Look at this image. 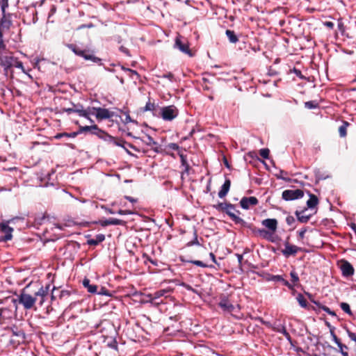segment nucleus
Masks as SVG:
<instances>
[{
  "mask_svg": "<svg viewBox=\"0 0 356 356\" xmlns=\"http://www.w3.org/2000/svg\"><path fill=\"white\" fill-rule=\"evenodd\" d=\"M49 291V285H47L45 287L40 286L38 291L34 292V295L32 296L26 292V289H24L21 293L17 296V300L13 301L18 302L21 304L25 309H31L34 307L35 303L38 300L39 305L42 306L45 300L46 297L48 296Z\"/></svg>",
  "mask_w": 356,
  "mask_h": 356,
  "instance_id": "nucleus-1",
  "label": "nucleus"
},
{
  "mask_svg": "<svg viewBox=\"0 0 356 356\" xmlns=\"http://www.w3.org/2000/svg\"><path fill=\"white\" fill-rule=\"evenodd\" d=\"M67 47L77 56L83 58L85 60H90L99 65H102V59L95 56V52L91 49H81L75 44H67Z\"/></svg>",
  "mask_w": 356,
  "mask_h": 356,
  "instance_id": "nucleus-2",
  "label": "nucleus"
},
{
  "mask_svg": "<svg viewBox=\"0 0 356 356\" xmlns=\"http://www.w3.org/2000/svg\"><path fill=\"white\" fill-rule=\"evenodd\" d=\"M8 330L11 333L10 342L13 344L19 345L24 343L26 337L23 329L16 325H13L8 328Z\"/></svg>",
  "mask_w": 356,
  "mask_h": 356,
  "instance_id": "nucleus-3",
  "label": "nucleus"
},
{
  "mask_svg": "<svg viewBox=\"0 0 356 356\" xmlns=\"http://www.w3.org/2000/svg\"><path fill=\"white\" fill-rule=\"evenodd\" d=\"M99 327V331L104 339L110 337H115L117 334L114 325L109 321L104 320L102 321Z\"/></svg>",
  "mask_w": 356,
  "mask_h": 356,
  "instance_id": "nucleus-4",
  "label": "nucleus"
},
{
  "mask_svg": "<svg viewBox=\"0 0 356 356\" xmlns=\"http://www.w3.org/2000/svg\"><path fill=\"white\" fill-rule=\"evenodd\" d=\"M170 290L168 289H161L156 291L148 295L149 298V302L152 305H159L160 304L163 303V299H161V301H157V299H161L163 298L164 299L167 298L170 296Z\"/></svg>",
  "mask_w": 356,
  "mask_h": 356,
  "instance_id": "nucleus-5",
  "label": "nucleus"
},
{
  "mask_svg": "<svg viewBox=\"0 0 356 356\" xmlns=\"http://www.w3.org/2000/svg\"><path fill=\"white\" fill-rule=\"evenodd\" d=\"M179 114V111L174 105L164 106L161 108V116L164 120L171 121Z\"/></svg>",
  "mask_w": 356,
  "mask_h": 356,
  "instance_id": "nucleus-6",
  "label": "nucleus"
},
{
  "mask_svg": "<svg viewBox=\"0 0 356 356\" xmlns=\"http://www.w3.org/2000/svg\"><path fill=\"white\" fill-rule=\"evenodd\" d=\"M289 237H287L286 241L284 242V249H282L281 250V252L282 254L286 257L289 258L291 256H296V254L302 251V248L300 247H298L297 245L291 244L289 241Z\"/></svg>",
  "mask_w": 356,
  "mask_h": 356,
  "instance_id": "nucleus-7",
  "label": "nucleus"
},
{
  "mask_svg": "<svg viewBox=\"0 0 356 356\" xmlns=\"http://www.w3.org/2000/svg\"><path fill=\"white\" fill-rule=\"evenodd\" d=\"M304 196V192L301 189L285 190L282 192V197L286 201L295 200L302 198Z\"/></svg>",
  "mask_w": 356,
  "mask_h": 356,
  "instance_id": "nucleus-8",
  "label": "nucleus"
},
{
  "mask_svg": "<svg viewBox=\"0 0 356 356\" xmlns=\"http://www.w3.org/2000/svg\"><path fill=\"white\" fill-rule=\"evenodd\" d=\"M136 139L140 140L143 143L152 147V149L156 153H161L163 149L159 143L155 141L152 136L146 134L143 138L136 137Z\"/></svg>",
  "mask_w": 356,
  "mask_h": 356,
  "instance_id": "nucleus-9",
  "label": "nucleus"
},
{
  "mask_svg": "<svg viewBox=\"0 0 356 356\" xmlns=\"http://www.w3.org/2000/svg\"><path fill=\"white\" fill-rule=\"evenodd\" d=\"M219 299L220 301L218 305L224 312L232 313L234 310L235 307L230 302L227 296L221 294Z\"/></svg>",
  "mask_w": 356,
  "mask_h": 356,
  "instance_id": "nucleus-10",
  "label": "nucleus"
},
{
  "mask_svg": "<svg viewBox=\"0 0 356 356\" xmlns=\"http://www.w3.org/2000/svg\"><path fill=\"white\" fill-rule=\"evenodd\" d=\"M234 211L240 213L239 211L235 209V206L234 204L228 202L225 213H226L232 219V220L234 221L236 224H243L244 220L239 216H236L234 213Z\"/></svg>",
  "mask_w": 356,
  "mask_h": 356,
  "instance_id": "nucleus-11",
  "label": "nucleus"
},
{
  "mask_svg": "<svg viewBox=\"0 0 356 356\" xmlns=\"http://www.w3.org/2000/svg\"><path fill=\"white\" fill-rule=\"evenodd\" d=\"M13 56H1L0 65L4 67L5 74H8L9 72L13 74L12 64L13 61Z\"/></svg>",
  "mask_w": 356,
  "mask_h": 356,
  "instance_id": "nucleus-12",
  "label": "nucleus"
},
{
  "mask_svg": "<svg viewBox=\"0 0 356 356\" xmlns=\"http://www.w3.org/2000/svg\"><path fill=\"white\" fill-rule=\"evenodd\" d=\"M340 269L343 277H348L352 276L354 274V268L350 262L345 259H342L340 261Z\"/></svg>",
  "mask_w": 356,
  "mask_h": 356,
  "instance_id": "nucleus-13",
  "label": "nucleus"
},
{
  "mask_svg": "<svg viewBox=\"0 0 356 356\" xmlns=\"http://www.w3.org/2000/svg\"><path fill=\"white\" fill-rule=\"evenodd\" d=\"M93 110H96L95 117L98 121L109 119L114 115L113 112L110 111L107 108L98 107L97 108H94Z\"/></svg>",
  "mask_w": 356,
  "mask_h": 356,
  "instance_id": "nucleus-14",
  "label": "nucleus"
},
{
  "mask_svg": "<svg viewBox=\"0 0 356 356\" xmlns=\"http://www.w3.org/2000/svg\"><path fill=\"white\" fill-rule=\"evenodd\" d=\"M92 131L91 134L97 136L99 138L102 139L106 142L108 140H113V136L109 135L104 130L99 129L97 124L92 125Z\"/></svg>",
  "mask_w": 356,
  "mask_h": 356,
  "instance_id": "nucleus-15",
  "label": "nucleus"
},
{
  "mask_svg": "<svg viewBox=\"0 0 356 356\" xmlns=\"http://www.w3.org/2000/svg\"><path fill=\"white\" fill-rule=\"evenodd\" d=\"M92 131L91 134L97 136L99 138L102 139L106 142L108 140H113V136L109 135L104 130L99 129L97 124L92 125Z\"/></svg>",
  "mask_w": 356,
  "mask_h": 356,
  "instance_id": "nucleus-16",
  "label": "nucleus"
},
{
  "mask_svg": "<svg viewBox=\"0 0 356 356\" xmlns=\"http://www.w3.org/2000/svg\"><path fill=\"white\" fill-rule=\"evenodd\" d=\"M92 131L91 134L97 136L99 138L102 139L106 142L108 140H113V136L109 135L104 130L99 129L97 124L92 125Z\"/></svg>",
  "mask_w": 356,
  "mask_h": 356,
  "instance_id": "nucleus-17",
  "label": "nucleus"
},
{
  "mask_svg": "<svg viewBox=\"0 0 356 356\" xmlns=\"http://www.w3.org/2000/svg\"><path fill=\"white\" fill-rule=\"evenodd\" d=\"M175 47H177L183 53L188 54L192 57L193 54L189 48L188 42H184L181 40V36H177L175 39Z\"/></svg>",
  "mask_w": 356,
  "mask_h": 356,
  "instance_id": "nucleus-18",
  "label": "nucleus"
},
{
  "mask_svg": "<svg viewBox=\"0 0 356 356\" xmlns=\"http://www.w3.org/2000/svg\"><path fill=\"white\" fill-rule=\"evenodd\" d=\"M259 201L255 197H243L241 201V207L244 209H248L250 206H255L258 204Z\"/></svg>",
  "mask_w": 356,
  "mask_h": 356,
  "instance_id": "nucleus-19",
  "label": "nucleus"
},
{
  "mask_svg": "<svg viewBox=\"0 0 356 356\" xmlns=\"http://www.w3.org/2000/svg\"><path fill=\"white\" fill-rule=\"evenodd\" d=\"M12 25V22L10 19V15H6V12L2 13V17L0 20V31H7L10 29Z\"/></svg>",
  "mask_w": 356,
  "mask_h": 356,
  "instance_id": "nucleus-20",
  "label": "nucleus"
},
{
  "mask_svg": "<svg viewBox=\"0 0 356 356\" xmlns=\"http://www.w3.org/2000/svg\"><path fill=\"white\" fill-rule=\"evenodd\" d=\"M13 231V229L10 227H9L6 224L1 223V228L0 229V232H1L4 235L1 236V240L3 242L8 241L9 240H11L13 235L12 232Z\"/></svg>",
  "mask_w": 356,
  "mask_h": 356,
  "instance_id": "nucleus-21",
  "label": "nucleus"
},
{
  "mask_svg": "<svg viewBox=\"0 0 356 356\" xmlns=\"http://www.w3.org/2000/svg\"><path fill=\"white\" fill-rule=\"evenodd\" d=\"M94 223H99L102 227H106V226L111 225H124L125 221H124L123 220L117 219V218H109V219H106V220H100L98 222H95Z\"/></svg>",
  "mask_w": 356,
  "mask_h": 356,
  "instance_id": "nucleus-22",
  "label": "nucleus"
},
{
  "mask_svg": "<svg viewBox=\"0 0 356 356\" xmlns=\"http://www.w3.org/2000/svg\"><path fill=\"white\" fill-rule=\"evenodd\" d=\"M307 211V208H304L301 211H296L295 215L297 217L298 220L301 223H307L312 216V213L305 215V213Z\"/></svg>",
  "mask_w": 356,
  "mask_h": 356,
  "instance_id": "nucleus-23",
  "label": "nucleus"
},
{
  "mask_svg": "<svg viewBox=\"0 0 356 356\" xmlns=\"http://www.w3.org/2000/svg\"><path fill=\"white\" fill-rule=\"evenodd\" d=\"M261 224L272 232H275L277 228V220L275 218H267L261 222Z\"/></svg>",
  "mask_w": 356,
  "mask_h": 356,
  "instance_id": "nucleus-24",
  "label": "nucleus"
},
{
  "mask_svg": "<svg viewBox=\"0 0 356 356\" xmlns=\"http://www.w3.org/2000/svg\"><path fill=\"white\" fill-rule=\"evenodd\" d=\"M230 186H231V180L228 178H226L224 184H222L220 190L218 192V197L220 198L225 197L227 195V193L229 191Z\"/></svg>",
  "mask_w": 356,
  "mask_h": 356,
  "instance_id": "nucleus-25",
  "label": "nucleus"
},
{
  "mask_svg": "<svg viewBox=\"0 0 356 356\" xmlns=\"http://www.w3.org/2000/svg\"><path fill=\"white\" fill-rule=\"evenodd\" d=\"M178 154L180 157L181 166L184 167V170L181 172V176L184 175V174H189V170L191 169V167L187 161V156L181 152H178Z\"/></svg>",
  "mask_w": 356,
  "mask_h": 356,
  "instance_id": "nucleus-26",
  "label": "nucleus"
},
{
  "mask_svg": "<svg viewBox=\"0 0 356 356\" xmlns=\"http://www.w3.org/2000/svg\"><path fill=\"white\" fill-rule=\"evenodd\" d=\"M309 199L307 201V209H315L318 204V199L316 195L309 193Z\"/></svg>",
  "mask_w": 356,
  "mask_h": 356,
  "instance_id": "nucleus-27",
  "label": "nucleus"
},
{
  "mask_svg": "<svg viewBox=\"0 0 356 356\" xmlns=\"http://www.w3.org/2000/svg\"><path fill=\"white\" fill-rule=\"evenodd\" d=\"M105 240V235L99 234L95 236V238H89L87 240V244L89 245H97Z\"/></svg>",
  "mask_w": 356,
  "mask_h": 356,
  "instance_id": "nucleus-28",
  "label": "nucleus"
},
{
  "mask_svg": "<svg viewBox=\"0 0 356 356\" xmlns=\"http://www.w3.org/2000/svg\"><path fill=\"white\" fill-rule=\"evenodd\" d=\"M82 284L83 286L87 289L88 292L90 293H96L97 292V286L95 284H91L88 278H84Z\"/></svg>",
  "mask_w": 356,
  "mask_h": 356,
  "instance_id": "nucleus-29",
  "label": "nucleus"
},
{
  "mask_svg": "<svg viewBox=\"0 0 356 356\" xmlns=\"http://www.w3.org/2000/svg\"><path fill=\"white\" fill-rule=\"evenodd\" d=\"M272 329L277 332L282 334L289 341H291V337L284 325H280L277 327H273Z\"/></svg>",
  "mask_w": 356,
  "mask_h": 356,
  "instance_id": "nucleus-30",
  "label": "nucleus"
},
{
  "mask_svg": "<svg viewBox=\"0 0 356 356\" xmlns=\"http://www.w3.org/2000/svg\"><path fill=\"white\" fill-rule=\"evenodd\" d=\"M105 342L106 343V346L115 350H118V342L115 339V337H110L105 339Z\"/></svg>",
  "mask_w": 356,
  "mask_h": 356,
  "instance_id": "nucleus-31",
  "label": "nucleus"
},
{
  "mask_svg": "<svg viewBox=\"0 0 356 356\" xmlns=\"http://www.w3.org/2000/svg\"><path fill=\"white\" fill-rule=\"evenodd\" d=\"M271 280L275 282H282L283 285L288 287L289 289H293V286L289 283L287 280L283 278L282 275H273Z\"/></svg>",
  "mask_w": 356,
  "mask_h": 356,
  "instance_id": "nucleus-32",
  "label": "nucleus"
},
{
  "mask_svg": "<svg viewBox=\"0 0 356 356\" xmlns=\"http://www.w3.org/2000/svg\"><path fill=\"white\" fill-rule=\"evenodd\" d=\"M350 123L347 121H343L342 124L339 127V134L341 138H345L347 136V128Z\"/></svg>",
  "mask_w": 356,
  "mask_h": 356,
  "instance_id": "nucleus-33",
  "label": "nucleus"
},
{
  "mask_svg": "<svg viewBox=\"0 0 356 356\" xmlns=\"http://www.w3.org/2000/svg\"><path fill=\"white\" fill-rule=\"evenodd\" d=\"M71 104L74 108V113H78L79 116L83 117L87 115V113H85V109L81 104H74L73 103H71Z\"/></svg>",
  "mask_w": 356,
  "mask_h": 356,
  "instance_id": "nucleus-34",
  "label": "nucleus"
},
{
  "mask_svg": "<svg viewBox=\"0 0 356 356\" xmlns=\"http://www.w3.org/2000/svg\"><path fill=\"white\" fill-rule=\"evenodd\" d=\"M229 40L232 43H236L238 41V37L234 31L227 29L225 32Z\"/></svg>",
  "mask_w": 356,
  "mask_h": 356,
  "instance_id": "nucleus-35",
  "label": "nucleus"
},
{
  "mask_svg": "<svg viewBox=\"0 0 356 356\" xmlns=\"http://www.w3.org/2000/svg\"><path fill=\"white\" fill-rule=\"evenodd\" d=\"M306 294L308 296V297L309 298L310 300L314 303L316 306H318L320 309H323V311H325V312H327V314L330 312V309L325 306V305H323L320 303V302L318 301H316L313 299H312V295L309 293H306Z\"/></svg>",
  "mask_w": 356,
  "mask_h": 356,
  "instance_id": "nucleus-36",
  "label": "nucleus"
},
{
  "mask_svg": "<svg viewBox=\"0 0 356 356\" xmlns=\"http://www.w3.org/2000/svg\"><path fill=\"white\" fill-rule=\"evenodd\" d=\"M296 300L298 302L299 305L302 307H303V308H307V305H308L307 301L305 298V297H304V296L302 294L298 293L297 297H296Z\"/></svg>",
  "mask_w": 356,
  "mask_h": 356,
  "instance_id": "nucleus-37",
  "label": "nucleus"
},
{
  "mask_svg": "<svg viewBox=\"0 0 356 356\" xmlns=\"http://www.w3.org/2000/svg\"><path fill=\"white\" fill-rule=\"evenodd\" d=\"M98 107H88L87 109H85V113H87L86 116H83V118L89 120L91 122H93V120L90 118V115H95L96 113V110H93L94 108H97Z\"/></svg>",
  "mask_w": 356,
  "mask_h": 356,
  "instance_id": "nucleus-38",
  "label": "nucleus"
},
{
  "mask_svg": "<svg viewBox=\"0 0 356 356\" xmlns=\"http://www.w3.org/2000/svg\"><path fill=\"white\" fill-rule=\"evenodd\" d=\"M228 202H219L213 205V207L220 212H225Z\"/></svg>",
  "mask_w": 356,
  "mask_h": 356,
  "instance_id": "nucleus-39",
  "label": "nucleus"
},
{
  "mask_svg": "<svg viewBox=\"0 0 356 356\" xmlns=\"http://www.w3.org/2000/svg\"><path fill=\"white\" fill-rule=\"evenodd\" d=\"M290 275L291 277V282L293 284H291L293 286L297 285V284L299 282V277L298 273L296 272L295 270H293L290 273Z\"/></svg>",
  "mask_w": 356,
  "mask_h": 356,
  "instance_id": "nucleus-40",
  "label": "nucleus"
},
{
  "mask_svg": "<svg viewBox=\"0 0 356 356\" xmlns=\"http://www.w3.org/2000/svg\"><path fill=\"white\" fill-rule=\"evenodd\" d=\"M330 332L333 341L336 343L337 346L339 347V346L342 345L343 343H341V339L337 337L334 332V327L330 328Z\"/></svg>",
  "mask_w": 356,
  "mask_h": 356,
  "instance_id": "nucleus-41",
  "label": "nucleus"
},
{
  "mask_svg": "<svg viewBox=\"0 0 356 356\" xmlns=\"http://www.w3.org/2000/svg\"><path fill=\"white\" fill-rule=\"evenodd\" d=\"M113 140H108V143H113L115 145L123 147V144L125 143V141L122 139L115 138L113 136Z\"/></svg>",
  "mask_w": 356,
  "mask_h": 356,
  "instance_id": "nucleus-42",
  "label": "nucleus"
},
{
  "mask_svg": "<svg viewBox=\"0 0 356 356\" xmlns=\"http://www.w3.org/2000/svg\"><path fill=\"white\" fill-rule=\"evenodd\" d=\"M305 106L309 109L316 108L319 106V104L316 101H309L305 103Z\"/></svg>",
  "mask_w": 356,
  "mask_h": 356,
  "instance_id": "nucleus-43",
  "label": "nucleus"
},
{
  "mask_svg": "<svg viewBox=\"0 0 356 356\" xmlns=\"http://www.w3.org/2000/svg\"><path fill=\"white\" fill-rule=\"evenodd\" d=\"M340 307L341 308V309L346 312V314H348V315L350 316H353V312L350 308V306L348 303L346 302H341L340 304Z\"/></svg>",
  "mask_w": 356,
  "mask_h": 356,
  "instance_id": "nucleus-44",
  "label": "nucleus"
},
{
  "mask_svg": "<svg viewBox=\"0 0 356 356\" xmlns=\"http://www.w3.org/2000/svg\"><path fill=\"white\" fill-rule=\"evenodd\" d=\"M348 347L346 344H342L339 346V352L342 355V356H349L348 355Z\"/></svg>",
  "mask_w": 356,
  "mask_h": 356,
  "instance_id": "nucleus-45",
  "label": "nucleus"
},
{
  "mask_svg": "<svg viewBox=\"0 0 356 356\" xmlns=\"http://www.w3.org/2000/svg\"><path fill=\"white\" fill-rule=\"evenodd\" d=\"M13 67L19 68V69H22L23 72H25L24 67H23V63L21 61L18 60L17 58H16L15 57L13 58V64H12V68Z\"/></svg>",
  "mask_w": 356,
  "mask_h": 356,
  "instance_id": "nucleus-46",
  "label": "nucleus"
},
{
  "mask_svg": "<svg viewBox=\"0 0 356 356\" xmlns=\"http://www.w3.org/2000/svg\"><path fill=\"white\" fill-rule=\"evenodd\" d=\"M270 150L268 148L261 149L259 150V155L264 159H268Z\"/></svg>",
  "mask_w": 356,
  "mask_h": 356,
  "instance_id": "nucleus-47",
  "label": "nucleus"
},
{
  "mask_svg": "<svg viewBox=\"0 0 356 356\" xmlns=\"http://www.w3.org/2000/svg\"><path fill=\"white\" fill-rule=\"evenodd\" d=\"M155 108V104L150 102L149 101L146 103L145 106L143 108V111H152Z\"/></svg>",
  "mask_w": 356,
  "mask_h": 356,
  "instance_id": "nucleus-48",
  "label": "nucleus"
},
{
  "mask_svg": "<svg viewBox=\"0 0 356 356\" xmlns=\"http://www.w3.org/2000/svg\"><path fill=\"white\" fill-rule=\"evenodd\" d=\"M90 131H92V125L91 126H79V132L81 133H86Z\"/></svg>",
  "mask_w": 356,
  "mask_h": 356,
  "instance_id": "nucleus-49",
  "label": "nucleus"
},
{
  "mask_svg": "<svg viewBox=\"0 0 356 356\" xmlns=\"http://www.w3.org/2000/svg\"><path fill=\"white\" fill-rule=\"evenodd\" d=\"M189 262H191L197 266L202 267V268H207V267L210 266L209 265H207L200 260H192V261H190Z\"/></svg>",
  "mask_w": 356,
  "mask_h": 356,
  "instance_id": "nucleus-50",
  "label": "nucleus"
},
{
  "mask_svg": "<svg viewBox=\"0 0 356 356\" xmlns=\"http://www.w3.org/2000/svg\"><path fill=\"white\" fill-rule=\"evenodd\" d=\"M193 245H200L196 231L194 232V239L192 240L191 241H189L187 243V246H192Z\"/></svg>",
  "mask_w": 356,
  "mask_h": 356,
  "instance_id": "nucleus-51",
  "label": "nucleus"
},
{
  "mask_svg": "<svg viewBox=\"0 0 356 356\" xmlns=\"http://www.w3.org/2000/svg\"><path fill=\"white\" fill-rule=\"evenodd\" d=\"M338 29L339 31L342 33L343 34L344 32H345V26L343 24V22L342 21V19H338Z\"/></svg>",
  "mask_w": 356,
  "mask_h": 356,
  "instance_id": "nucleus-52",
  "label": "nucleus"
},
{
  "mask_svg": "<svg viewBox=\"0 0 356 356\" xmlns=\"http://www.w3.org/2000/svg\"><path fill=\"white\" fill-rule=\"evenodd\" d=\"M0 5L2 13H5L6 8L8 7V0H0Z\"/></svg>",
  "mask_w": 356,
  "mask_h": 356,
  "instance_id": "nucleus-53",
  "label": "nucleus"
},
{
  "mask_svg": "<svg viewBox=\"0 0 356 356\" xmlns=\"http://www.w3.org/2000/svg\"><path fill=\"white\" fill-rule=\"evenodd\" d=\"M167 147H168L169 149H173V150H178L179 152H181L180 147L177 143H169L167 145Z\"/></svg>",
  "mask_w": 356,
  "mask_h": 356,
  "instance_id": "nucleus-54",
  "label": "nucleus"
},
{
  "mask_svg": "<svg viewBox=\"0 0 356 356\" xmlns=\"http://www.w3.org/2000/svg\"><path fill=\"white\" fill-rule=\"evenodd\" d=\"M96 293H98V294H100V295H106V296H111L108 290H107L105 287H101L100 291H97Z\"/></svg>",
  "mask_w": 356,
  "mask_h": 356,
  "instance_id": "nucleus-55",
  "label": "nucleus"
},
{
  "mask_svg": "<svg viewBox=\"0 0 356 356\" xmlns=\"http://www.w3.org/2000/svg\"><path fill=\"white\" fill-rule=\"evenodd\" d=\"M295 221L296 220L292 216H288L286 218V222L289 225H292Z\"/></svg>",
  "mask_w": 356,
  "mask_h": 356,
  "instance_id": "nucleus-56",
  "label": "nucleus"
},
{
  "mask_svg": "<svg viewBox=\"0 0 356 356\" xmlns=\"http://www.w3.org/2000/svg\"><path fill=\"white\" fill-rule=\"evenodd\" d=\"M6 49V45L3 40V31H0V49L4 50Z\"/></svg>",
  "mask_w": 356,
  "mask_h": 356,
  "instance_id": "nucleus-57",
  "label": "nucleus"
},
{
  "mask_svg": "<svg viewBox=\"0 0 356 356\" xmlns=\"http://www.w3.org/2000/svg\"><path fill=\"white\" fill-rule=\"evenodd\" d=\"M63 137L70 138L69 133H66V132L60 133V134H57L54 136V138H56V139H60V138H61Z\"/></svg>",
  "mask_w": 356,
  "mask_h": 356,
  "instance_id": "nucleus-58",
  "label": "nucleus"
},
{
  "mask_svg": "<svg viewBox=\"0 0 356 356\" xmlns=\"http://www.w3.org/2000/svg\"><path fill=\"white\" fill-rule=\"evenodd\" d=\"M143 257V258H145L146 259L145 261V262H146V261H148L150 263H152V264H154V266L157 265L156 261L152 259L147 254H144Z\"/></svg>",
  "mask_w": 356,
  "mask_h": 356,
  "instance_id": "nucleus-59",
  "label": "nucleus"
},
{
  "mask_svg": "<svg viewBox=\"0 0 356 356\" xmlns=\"http://www.w3.org/2000/svg\"><path fill=\"white\" fill-rule=\"evenodd\" d=\"M348 337L353 341L356 342V334L350 330L347 331Z\"/></svg>",
  "mask_w": 356,
  "mask_h": 356,
  "instance_id": "nucleus-60",
  "label": "nucleus"
},
{
  "mask_svg": "<svg viewBox=\"0 0 356 356\" xmlns=\"http://www.w3.org/2000/svg\"><path fill=\"white\" fill-rule=\"evenodd\" d=\"M162 77L168 79L170 81H172L174 79V75L172 72H168L167 74H164Z\"/></svg>",
  "mask_w": 356,
  "mask_h": 356,
  "instance_id": "nucleus-61",
  "label": "nucleus"
},
{
  "mask_svg": "<svg viewBox=\"0 0 356 356\" xmlns=\"http://www.w3.org/2000/svg\"><path fill=\"white\" fill-rule=\"evenodd\" d=\"M306 232H307V229L303 228L298 232V236H299L300 239L302 240L305 238V234Z\"/></svg>",
  "mask_w": 356,
  "mask_h": 356,
  "instance_id": "nucleus-62",
  "label": "nucleus"
},
{
  "mask_svg": "<svg viewBox=\"0 0 356 356\" xmlns=\"http://www.w3.org/2000/svg\"><path fill=\"white\" fill-rule=\"evenodd\" d=\"M62 111H63V112H66L68 114H70L72 113H74V108H73L72 106V107H69V108H63Z\"/></svg>",
  "mask_w": 356,
  "mask_h": 356,
  "instance_id": "nucleus-63",
  "label": "nucleus"
},
{
  "mask_svg": "<svg viewBox=\"0 0 356 356\" xmlns=\"http://www.w3.org/2000/svg\"><path fill=\"white\" fill-rule=\"evenodd\" d=\"M56 12V6H52L50 9L49 13V18H50Z\"/></svg>",
  "mask_w": 356,
  "mask_h": 356,
  "instance_id": "nucleus-64",
  "label": "nucleus"
}]
</instances>
